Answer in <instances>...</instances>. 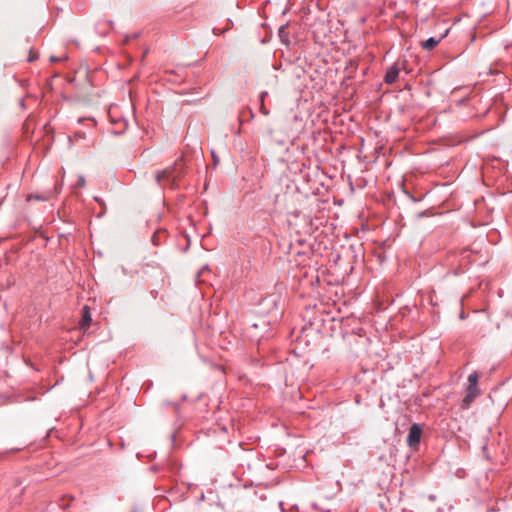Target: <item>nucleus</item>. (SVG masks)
Masks as SVG:
<instances>
[{
  "label": "nucleus",
  "instance_id": "obj_4",
  "mask_svg": "<svg viewBox=\"0 0 512 512\" xmlns=\"http://www.w3.org/2000/svg\"><path fill=\"white\" fill-rule=\"evenodd\" d=\"M479 394V390L477 387L469 386L467 389V394L463 399V407H468L469 404L477 397Z\"/></svg>",
  "mask_w": 512,
  "mask_h": 512
},
{
  "label": "nucleus",
  "instance_id": "obj_8",
  "mask_svg": "<svg viewBox=\"0 0 512 512\" xmlns=\"http://www.w3.org/2000/svg\"><path fill=\"white\" fill-rule=\"evenodd\" d=\"M37 57H38L37 53H34V52H32V51H31V52H30V56H29V59H28V60H29L30 62H32V61H34L35 59H37Z\"/></svg>",
  "mask_w": 512,
  "mask_h": 512
},
{
  "label": "nucleus",
  "instance_id": "obj_9",
  "mask_svg": "<svg viewBox=\"0 0 512 512\" xmlns=\"http://www.w3.org/2000/svg\"><path fill=\"white\" fill-rule=\"evenodd\" d=\"M84 185V179L81 177L79 179V186H83Z\"/></svg>",
  "mask_w": 512,
  "mask_h": 512
},
{
  "label": "nucleus",
  "instance_id": "obj_10",
  "mask_svg": "<svg viewBox=\"0 0 512 512\" xmlns=\"http://www.w3.org/2000/svg\"><path fill=\"white\" fill-rule=\"evenodd\" d=\"M50 60H51L52 62L59 61V59H58L57 57H54V56H52V57L50 58Z\"/></svg>",
  "mask_w": 512,
  "mask_h": 512
},
{
  "label": "nucleus",
  "instance_id": "obj_5",
  "mask_svg": "<svg viewBox=\"0 0 512 512\" xmlns=\"http://www.w3.org/2000/svg\"><path fill=\"white\" fill-rule=\"evenodd\" d=\"M90 323H91L90 310H89V307L87 305H85L83 307V315H82V320L80 321V328L85 330L89 327Z\"/></svg>",
  "mask_w": 512,
  "mask_h": 512
},
{
  "label": "nucleus",
  "instance_id": "obj_6",
  "mask_svg": "<svg viewBox=\"0 0 512 512\" xmlns=\"http://www.w3.org/2000/svg\"><path fill=\"white\" fill-rule=\"evenodd\" d=\"M440 42V39H436L434 37H431L427 39L426 41L422 42V47L426 50H432L435 48L438 43Z\"/></svg>",
  "mask_w": 512,
  "mask_h": 512
},
{
  "label": "nucleus",
  "instance_id": "obj_3",
  "mask_svg": "<svg viewBox=\"0 0 512 512\" xmlns=\"http://www.w3.org/2000/svg\"><path fill=\"white\" fill-rule=\"evenodd\" d=\"M422 430L417 424H413L410 427L409 434L407 437V443L409 446H415L420 442Z\"/></svg>",
  "mask_w": 512,
  "mask_h": 512
},
{
  "label": "nucleus",
  "instance_id": "obj_7",
  "mask_svg": "<svg viewBox=\"0 0 512 512\" xmlns=\"http://www.w3.org/2000/svg\"><path fill=\"white\" fill-rule=\"evenodd\" d=\"M478 379H479V376H478L477 372H473L472 374H470L468 377L469 386L477 387Z\"/></svg>",
  "mask_w": 512,
  "mask_h": 512
},
{
  "label": "nucleus",
  "instance_id": "obj_2",
  "mask_svg": "<svg viewBox=\"0 0 512 512\" xmlns=\"http://www.w3.org/2000/svg\"><path fill=\"white\" fill-rule=\"evenodd\" d=\"M177 172V169L176 167H169V168H166L165 170L159 172L157 175H156V180L158 183H162L164 180H171L172 183L175 182V180L177 179L178 177V174L176 173Z\"/></svg>",
  "mask_w": 512,
  "mask_h": 512
},
{
  "label": "nucleus",
  "instance_id": "obj_1",
  "mask_svg": "<svg viewBox=\"0 0 512 512\" xmlns=\"http://www.w3.org/2000/svg\"><path fill=\"white\" fill-rule=\"evenodd\" d=\"M405 62V60H403L401 63L400 61H397L395 64L389 67L384 78L387 84H392L397 80L399 72L404 67Z\"/></svg>",
  "mask_w": 512,
  "mask_h": 512
}]
</instances>
